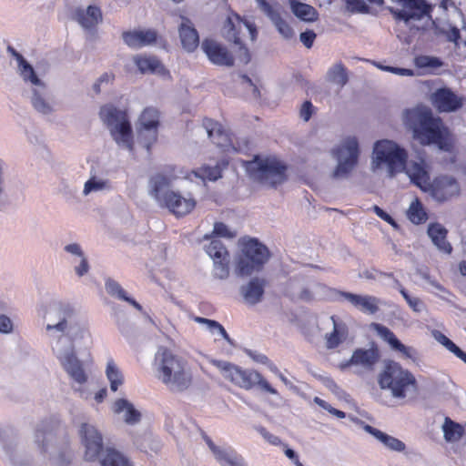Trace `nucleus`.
Wrapping results in <instances>:
<instances>
[{
	"label": "nucleus",
	"mask_w": 466,
	"mask_h": 466,
	"mask_svg": "<svg viewBox=\"0 0 466 466\" xmlns=\"http://www.w3.org/2000/svg\"><path fill=\"white\" fill-rule=\"evenodd\" d=\"M431 100L440 112H454L462 106L461 98L446 87L437 89Z\"/></svg>",
	"instance_id": "24"
},
{
	"label": "nucleus",
	"mask_w": 466,
	"mask_h": 466,
	"mask_svg": "<svg viewBox=\"0 0 466 466\" xmlns=\"http://www.w3.org/2000/svg\"><path fill=\"white\" fill-rule=\"evenodd\" d=\"M201 434L215 459L221 466H248L245 459L234 449L228 446H217L205 432Z\"/></svg>",
	"instance_id": "16"
},
{
	"label": "nucleus",
	"mask_w": 466,
	"mask_h": 466,
	"mask_svg": "<svg viewBox=\"0 0 466 466\" xmlns=\"http://www.w3.org/2000/svg\"><path fill=\"white\" fill-rule=\"evenodd\" d=\"M214 262L213 274L216 278L224 279L228 276V258L225 259H216Z\"/></svg>",
	"instance_id": "56"
},
{
	"label": "nucleus",
	"mask_w": 466,
	"mask_h": 466,
	"mask_svg": "<svg viewBox=\"0 0 466 466\" xmlns=\"http://www.w3.org/2000/svg\"><path fill=\"white\" fill-rule=\"evenodd\" d=\"M32 98L31 102L34 106V108L43 114V115H49L53 112V106L46 99V86L44 84L43 89L36 87L32 89Z\"/></svg>",
	"instance_id": "42"
},
{
	"label": "nucleus",
	"mask_w": 466,
	"mask_h": 466,
	"mask_svg": "<svg viewBox=\"0 0 466 466\" xmlns=\"http://www.w3.org/2000/svg\"><path fill=\"white\" fill-rule=\"evenodd\" d=\"M159 112L156 108H146L139 117L138 138L144 147L149 150L157 138Z\"/></svg>",
	"instance_id": "13"
},
{
	"label": "nucleus",
	"mask_w": 466,
	"mask_h": 466,
	"mask_svg": "<svg viewBox=\"0 0 466 466\" xmlns=\"http://www.w3.org/2000/svg\"><path fill=\"white\" fill-rule=\"evenodd\" d=\"M442 431L444 439L448 442L458 441L461 438L464 431L461 424L454 422L448 417L445 418L444 423L442 425Z\"/></svg>",
	"instance_id": "45"
},
{
	"label": "nucleus",
	"mask_w": 466,
	"mask_h": 466,
	"mask_svg": "<svg viewBox=\"0 0 466 466\" xmlns=\"http://www.w3.org/2000/svg\"><path fill=\"white\" fill-rule=\"evenodd\" d=\"M375 329L378 335L386 341L393 350L400 352L408 359L413 360L416 358V350L402 344L389 328L380 324H375Z\"/></svg>",
	"instance_id": "27"
},
{
	"label": "nucleus",
	"mask_w": 466,
	"mask_h": 466,
	"mask_svg": "<svg viewBox=\"0 0 466 466\" xmlns=\"http://www.w3.org/2000/svg\"><path fill=\"white\" fill-rule=\"evenodd\" d=\"M339 298L345 299L356 309L367 315H374L380 309V299L375 296L337 291Z\"/></svg>",
	"instance_id": "18"
},
{
	"label": "nucleus",
	"mask_w": 466,
	"mask_h": 466,
	"mask_svg": "<svg viewBox=\"0 0 466 466\" xmlns=\"http://www.w3.org/2000/svg\"><path fill=\"white\" fill-rule=\"evenodd\" d=\"M134 62L142 74L157 73L165 74V67L155 56H136Z\"/></svg>",
	"instance_id": "40"
},
{
	"label": "nucleus",
	"mask_w": 466,
	"mask_h": 466,
	"mask_svg": "<svg viewBox=\"0 0 466 466\" xmlns=\"http://www.w3.org/2000/svg\"><path fill=\"white\" fill-rule=\"evenodd\" d=\"M441 34L446 36L449 42L454 43L458 46V41L461 38V32L456 26H450L448 29H441Z\"/></svg>",
	"instance_id": "61"
},
{
	"label": "nucleus",
	"mask_w": 466,
	"mask_h": 466,
	"mask_svg": "<svg viewBox=\"0 0 466 466\" xmlns=\"http://www.w3.org/2000/svg\"><path fill=\"white\" fill-rule=\"evenodd\" d=\"M403 121L422 145L437 144L442 139L441 119L433 117L431 109L425 106L406 109Z\"/></svg>",
	"instance_id": "3"
},
{
	"label": "nucleus",
	"mask_w": 466,
	"mask_h": 466,
	"mask_svg": "<svg viewBox=\"0 0 466 466\" xmlns=\"http://www.w3.org/2000/svg\"><path fill=\"white\" fill-rule=\"evenodd\" d=\"M351 420L360 425L367 433L370 434L375 440L380 442L386 449L396 452H402L406 450V444L402 441L366 424L358 418H352Z\"/></svg>",
	"instance_id": "23"
},
{
	"label": "nucleus",
	"mask_w": 466,
	"mask_h": 466,
	"mask_svg": "<svg viewBox=\"0 0 466 466\" xmlns=\"http://www.w3.org/2000/svg\"><path fill=\"white\" fill-rule=\"evenodd\" d=\"M211 363L217 367L221 372L222 376L236 385L239 367L224 360H213Z\"/></svg>",
	"instance_id": "48"
},
{
	"label": "nucleus",
	"mask_w": 466,
	"mask_h": 466,
	"mask_svg": "<svg viewBox=\"0 0 466 466\" xmlns=\"http://www.w3.org/2000/svg\"><path fill=\"white\" fill-rule=\"evenodd\" d=\"M207 329L209 330L212 334H215V333H218L220 334L223 339H225L228 342H231V339L228 336V334L227 333L226 329H224V327L219 324L218 321L216 320H212V319H209L207 326H206Z\"/></svg>",
	"instance_id": "60"
},
{
	"label": "nucleus",
	"mask_w": 466,
	"mask_h": 466,
	"mask_svg": "<svg viewBox=\"0 0 466 466\" xmlns=\"http://www.w3.org/2000/svg\"><path fill=\"white\" fill-rule=\"evenodd\" d=\"M316 36L317 35L313 30H306L300 34L299 39L307 48H310L313 46Z\"/></svg>",
	"instance_id": "64"
},
{
	"label": "nucleus",
	"mask_w": 466,
	"mask_h": 466,
	"mask_svg": "<svg viewBox=\"0 0 466 466\" xmlns=\"http://www.w3.org/2000/svg\"><path fill=\"white\" fill-rule=\"evenodd\" d=\"M407 217L415 225L422 224L428 219L427 212L419 198H415L410 203Z\"/></svg>",
	"instance_id": "46"
},
{
	"label": "nucleus",
	"mask_w": 466,
	"mask_h": 466,
	"mask_svg": "<svg viewBox=\"0 0 466 466\" xmlns=\"http://www.w3.org/2000/svg\"><path fill=\"white\" fill-rule=\"evenodd\" d=\"M236 385L245 389L250 390L255 386H258L262 390L267 391L270 394H278L276 389H274L260 373L253 370H243L239 367L238 374Z\"/></svg>",
	"instance_id": "22"
},
{
	"label": "nucleus",
	"mask_w": 466,
	"mask_h": 466,
	"mask_svg": "<svg viewBox=\"0 0 466 466\" xmlns=\"http://www.w3.org/2000/svg\"><path fill=\"white\" fill-rule=\"evenodd\" d=\"M7 53L17 62V72L25 83H30L33 88H42L44 82L36 76L34 67L13 46H7Z\"/></svg>",
	"instance_id": "25"
},
{
	"label": "nucleus",
	"mask_w": 466,
	"mask_h": 466,
	"mask_svg": "<svg viewBox=\"0 0 466 466\" xmlns=\"http://www.w3.org/2000/svg\"><path fill=\"white\" fill-rule=\"evenodd\" d=\"M203 126L208 137L214 144L220 147H227L230 143L228 134L223 129L222 126L212 119H205Z\"/></svg>",
	"instance_id": "34"
},
{
	"label": "nucleus",
	"mask_w": 466,
	"mask_h": 466,
	"mask_svg": "<svg viewBox=\"0 0 466 466\" xmlns=\"http://www.w3.org/2000/svg\"><path fill=\"white\" fill-rule=\"evenodd\" d=\"M269 258L268 248L256 238L242 241L241 253L237 261L236 271L239 276H249L259 271Z\"/></svg>",
	"instance_id": "8"
},
{
	"label": "nucleus",
	"mask_w": 466,
	"mask_h": 466,
	"mask_svg": "<svg viewBox=\"0 0 466 466\" xmlns=\"http://www.w3.org/2000/svg\"><path fill=\"white\" fill-rule=\"evenodd\" d=\"M327 78L329 82L339 86V87L344 86L348 82L346 68L340 63L334 65L329 69Z\"/></svg>",
	"instance_id": "49"
},
{
	"label": "nucleus",
	"mask_w": 466,
	"mask_h": 466,
	"mask_svg": "<svg viewBox=\"0 0 466 466\" xmlns=\"http://www.w3.org/2000/svg\"><path fill=\"white\" fill-rule=\"evenodd\" d=\"M265 287L266 280L264 279L252 278L240 289L245 302L252 306L259 303L263 299Z\"/></svg>",
	"instance_id": "29"
},
{
	"label": "nucleus",
	"mask_w": 466,
	"mask_h": 466,
	"mask_svg": "<svg viewBox=\"0 0 466 466\" xmlns=\"http://www.w3.org/2000/svg\"><path fill=\"white\" fill-rule=\"evenodd\" d=\"M233 80L238 87V94L242 96H250L253 98L260 96L258 87L246 75L237 74L233 76Z\"/></svg>",
	"instance_id": "41"
},
{
	"label": "nucleus",
	"mask_w": 466,
	"mask_h": 466,
	"mask_svg": "<svg viewBox=\"0 0 466 466\" xmlns=\"http://www.w3.org/2000/svg\"><path fill=\"white\" fill-rule=\"evenodd\" d=\"M201 49L214 65L221 66H232L234 65L233 56L224 46L215 40H204L201 44Z\"/></svg>",
	"instance_id": "20"
},
{
	"label": "nucleus",
	"mask_w": 466,
	"mask_h": 466,
	"mask_svg": "<svg viewBox=\"0 0 466 466\" xmlns=\"http://www.w3.org/2000/svg\"><path fill=\"white\" fill-rule=\"evenodd\" d=\"M79 436L85 448L86 460L89 461L97 460L103 451V439L98 430L92 424L82 423Z\"/></svg>",
	"instance_id": "14"
},
{
	"label": "nucleus",
	"mask_w": 466,
	"mask_h": 466,
	"mask_svg": "<svg viewBox=\"0 0 466 466\" xmlns=\"http://www.w3.org/2000/svg\"><path fill=\"white\" fill-rule=\"evenodd\" d=\"M44 319L52 350L74 344L76 339L90 337L84 323L79 320L74 306L63 300H54L46 307Z\"/></svg>",
	"instance_id": "1"
},
{
	"label": "nucleus",
	"mask_w": 466,
	"mask_h": 466,
	"mask_svg": "<svg viewBox=\"0 0 466 466\" xmlns=\"http://www.w3.org/2000/svg\"><path fill=\"white\" fill-rule=\"evenodd\" d=\"M53 420H46L37 425L35 432V442L40 451L46 453L48 451V442L53 431Z\"/></svg>",
	"instance_id": "38"
},
{
	"label": "nucleus",
	"mask_w": 466,
	"mask_h": 466,
	"mask_svg": "<svg viewBox=\"0 0 466 466\" xmlns=\"http://www.w3.org/2000/svg\"><path fill=\"white\" fill-rule=\"evenodd\" d=\"M374 168L386 165L390 177L403 171L407 161V153L395 142L381 140L375 143L373 148Z\"/></svg>",
	"instance_id": "10"
},
{
	"label": "nucleus",
	"mask_w": 466,
	"mask_h": 466,
	"mask_svg": "<svg viewBox=\"0 0 466 466\" xmlns=\"http://www.w3.org/2000/svg\"><path fill=\"white\" fill-rule=\"evenodd\" d=\"M179 37L183 48L187 52H193L199 45L198 33L187 18L182 17V23L179 26Z\"/></svg>",
	"instance_id": "31"
},
{
	"label": "nucleus",
	"mask_w": 466,
	"mask_h": 466,
	"mask_svg": "<svg viewBox=\"0 0 466 466\" xmlns=\"http://www.w3.org/2000/svg\"><path fill=\"white\" fill-rule=\"evenodd\" d=\"M14 324L12 319L5 315L0 314V332L3 334H10L13 332Z\"/></svg>",
	"instance_id": "62"
},
{
	"label": "nucleus",
	"mask_w": 466,
	"mask_h": 466,
	"mask_svg": "<svg viewBox=\"0 0 466 466\" xmlns=\"http://www.w3.org/2000/svg\"><path fill=\"white\" fill-rule=\"evenodd\" d=\"M105 289L107 294L110 295L111 297L116 298L119 300L127 301L137 310L141 312L143 311L142 306L134 299L127 296L126 290L116 280L111 278H106L105 280Z\"/></svg>",
	"instance_id": "36"
},
{
	"label": "nucleus",
	"mask_w": 466,
	"mask_h": 466,
	"mask_svg": "<svg viewBox=\"0 0 466 466\" xmlns=\"http://www.w3.org/2000/svg\"><path fill=\"white\" fill-rule=\"evenodd\" d=\"M6 177L7 164L0 157V206L4 204L5 198Z\"/></svg>",
	"instance_id": "58"
},
{
	"label": "nucleus",
	"mask_w": 466,
	"mask_h": 466,
	"mask_svg": "<svg viewBox=\"0 0 466 466\" xmlns=\"http://www.w3.org/2000/svg\"><path fill=\"white\" fill-rule=\"evenodd\" d=\"M154 367L157 378L172 392L185 391L192 384L187 360L167 348L157 350Z\"/></svg>",
	"instance_id": "2"
},
{
	"label": "nucleus",
	"mask_w": 466,
	"mask_h": 466,
	"mask_svg": "<svg viewBox=\"0 0 466 466\" xmlns=\"http://www.w3.org/2000/svg\"><path fill=\"white\" fill-rule=\"evenodd\" d=\"M110 187H111L109 180L97 177L96 174L93 173L92 169L89 179L84 185L83 194L85 196H87L93 192L108 190L110 189Z\"/></svg>",
	"instance_id": "44"
},
{
	"label": "nucleus",
	"mask_w": 466,
	"mask_h": 466,
	"mask_svg": "<svg viewBox=\"0 0 466 466\" xmlns=\"http://www.w3.org/2000/svg\"><path fill=\"white\" fill-rule=\"evenodd\" d=\"M135 443L141 451L146 453L157 452L160 449L159 441L154 440L150 435H145L141 441L137 440Z\"/></svg>",
	"instance_id": "55"
},
{
	"label": "nucleus",
	"mask_w": 466,
	"mask_h": 466,
	"mask_svg": "<svg viewBox=\"0 0 466 466\" xmlns=\"http://www.w3.org/2000/svg\"><path fill=\"white\" fill-rule=\"evenodd\" d=\"M157 39V34L153 29L128 31L123 34V40L131 48H141L153 45Z\"/></svg>",
	"instance_id": "28"
},
{
	"label": "nucleus",
	"mask_w": 466,
	"mask_h": 466,
	"mask_svg": "<svg viewBox=\"0 0 466 466\" xmlns=\"http://www.w3.org/2000/svg\"><path fill=\"white\" fill-rule=\"evenodd\" d=\"M208 255L213 259H225L228 258V252L223 243L216 238H212L210 243L205 248Z\"/></svg>",
	"instance_id": "52"
},
{
	"label": "nucleus",
	"mask_w": 466,
	"mask_h": 466,
	"mask_svg": "<svg viewBox=\"0 0 466 466\" xmlns=\"http://www.w3.org/2000/svg\"><path fill=\"white\" fill-rule=\"evenodd\" d=\"M378 384L382 390L390 392L394 399L402 400L417 390L414 375L396 361L389 360L378 376Z\"/></svg>",
	"instance_id": "4"
},
{
	"label": "nucleus",
	"mask_w": 466,
	"mask_h": 466,
	"mask_svg": "<svg viewBox=\"0 0 466 466\" xmlns=\"http://www.w3.org/2000/svg\"><path fill=\"white\" fill-rule=\"evenodd\" d=\"M243 30H246L248 33L252 41L257 38L258 32L254 23L244 19L237 13L230 11L222 27V35L228 41L239 46V59L244 64H248L250 61V54L248 49L243 46L241 42L240 35L243 34Z\"/></svg>",
	"instance_id": "9"
},
{
	"label": "nucleus",
	"mask_w": 466,
	"mask_h": 466,
	"mask_svg": "<svg viewBox=\"0 0 466 466\" xmlns=\"http://www.w3.org/2000/svg\"><path fill=\"white\" fill-rule=\"evenodd\" d=\"M193 173L197 177H199L204 181L207 179L215 181L221 177V167L218 163H217L215 166L205 165L194 170Z\"/></svg>",
	"instance_id": "50"
},
{
	"label": "nucleus",
	"mask_w": 466,
	"mask_h": 466,
	"mask_svg": "<svg viewBox=\"0 0 466 466\" xmlns=\"http://www.w3.org/2000/svg\"><path fill=\"white\" fill-rule=\"evenodd\" d=\"M99 115L116 143L120 147L131 151L133 149V136L127 112L113 105H105L100 108Z\"/></svg>",
	"instance_id": "7"
},
{
	"label": "nucleus",
	"mask_w": 466,
	"mask_h": 466,
	"mask_svg": "<svg viewBox=\"0 0 466 466\" xmlns=\"http://www.w3.org/2000/svg\"><path fill=\"white\" fill-rule=\"evenodd\" d=\"M176 177L174 174V169L171 167H168L165 174L162 172L157 173L153 175L148 181V194L149 196L155 199L157 205L160 207L164 200L166 199V196L167 195V191L172 179Z\"/></svg>",
	"instance_id": "17"
},
{
	"label": "nucleus",
	"mask_w": 466,
	"mask_h": 466,
	"mask_svg": "<svg viewBox=\"0 0 466 466\" xmlns=\"http://www.w3.org/2000/svg\"><path fill=\"white\" fill-rule=\"evenodd\" d=\"M106 375L110 383L111 390L116 391L118 387L123 384L124 377L112 359L107 360Z\"/></svg>",
	"instance_id": "47"
},
{
	"label": "nucleus",
	"mask_w": 466,
	"mask_h": 466,
	"mask_svg": "<svg viewBox=\"0 0 466 466\" xmlns=\"http://www.w3.org/2000/svg\"><path fill=\"white\" fill-rule=\"evenodd\" d=\"M399 5L402 6V9L391 10V12L396 19L405 23L430 16L431 12V6L426 0H401Z\"/></svg>",
	"instance_id": "15"
},
{
	"label": "nucleus",
	"mask_w": 466,
	"mask_h": 466,
	"mask_svg": "<svg viewBox=\"0 0 466 466\" xmlns=\"http://www.w3.org/2000/svg\"><path fill=\"white\" fill-rule=\"evenodd\" d=\"M101 466H133L128 458L120 451L107 448L100 459Z\"/></svg>",
	"instance_id": "43"
},
{
	"label": "nucleus",
	"mask_w": 466,
	"mask_h": 466,
	"mask_svg": "<svg viewBox=\"0 0 466 466\" xmlns=\"http://www.w3.org/2000/svg\"><path fill=\"white\" fill-rule=\"evenodd\" d=\"M64 250L76 258H82L85 257L82 247L78 243H70L64 247Z\"/></svg>",
	"instance_id": "63"
},
{
	"label": "nucleus",
	"mask_w": 466,
	"mask_h": 466,
	"mask_svg": "<svg viewBox=\"0 0 466 466\" xmlns=\"http://www.w3.org/2000/svg\"><path fill=\"white\" fill-rule=\"evenodd\" d=\"M256 431L262 436V438L269 444L274 446H283V442L279 437L270 433L266 428L262 426L256 427Z\"/></svg>",
	"instance_id": "59"
},
{
	"label": "nucleus",
	"mask_w": 466,
	"mask_h": 466,
	"mask_svg": "<svg viewBox=\"0 0 466 466\" xmlns=\"http://www.w3.org/2000/svg\"><path fill=\"white\" fill-rule=\"evenodd\" d=\"M249 177L261 185L276 187L286 180V166L273 157L255 156L245 162Z\"/></svg>",
	"instance_id": "6"
},
{
	"label": "nucleus",
	"mask_w": 466,
	"mask_h": 466,
	"mask_svg": "<svg viewBox=\"0 0 466 466\" xmlns=\"http://www.w3.org/2000/svg\"><path fill=\"white\" fill-rule=\"evenodd\" d=\"M415 66L419 68H439L443 63L436 56H419L414 60Z\"/></svg>",
	"instance_id": "54"
},
{
	"label": "nucleus",
	"mask_w": 466,
	"mask_h": 466,
	"mask_svg": "<svg viewBox=\"0 0 466 466\" xmlns=\"http://www.w3.org/2000/svg\"><path fill=\"white\" fill-rule=\"evenodd\" d=\"M75 19L84 29L89 30L94 28L102 20V13L99 7L89 5L86 10L76 9Z\"/></svg>",
	"instance_id": "32"
},
{
	"label": "nucleus",
	"mask_w": 466,
	"mask_h": 466,
	"mask_svg": "<svg viewBox=\"0 0 466 466\" xmlns=\"http://www.w3.org/2000/svg\"><path fill=\"white\" fill-rule=\"evenodd\" d=\"M52 351L63 370L73 381L72 390L78 393L80 398L88 400L91 397V391L86 386L88 381V374L85 369L84 362L76 356L75 345L71 344L56 348V350Z\"/></svg>",
	"instance_id": "5"
},
{
	"label": "nucleus",
	"mask_w": 466,
	"mask_h": 466,
	"mask_svg": "<svg viewBox=\"0 0 466 466\" xmlns=\"http://www.w3.org/2000/svg\"><path fill=\"white\" fill-rule=\"evenodd\" d=\"M260 9L268 16L276 26L279 33L285 39H291L294 36L292 27L281 17L278 9L266 0H256Z\"/></svg>",
	"instance_id": "26"
},
{
	"label": "nucleus",
	"mask_w": 466,
	"mask_h": 466,
	"mask_svg": "<svg viewBox=\"0 0 466 466\" xmlns=\"http://www.w3.org/2000/svg\"><path fill=\"white\" fill-rule=\"evenodd\" d=\"M403 171L406 172L410 181L424 191H428L430 186V176L426 171L423 162L405 163Z\"/></svg>",
	"instance_id": "30"
},
{
	"label": "nucleus",
	"mask_w": 466,
	"mask_h": 466,
	"mask_svg": "<svg viewBox=\"0 0 466 466\" xmlns=\"http://www.w3.org/2000/svg\"><path fill=\"white\" fill-rule=\"evenodd\" d=\"M428 235L438 249L446 254L452 251L451 245L446 240L447 229L440 223H431L428 227Z\"/></svg>",
	"instance_id": "33"
},
{
	"label": "nucleus",
	"mask_w": 466,
	"mask_h": 466,
	"mask_svg": "<svg viewBox=\"0 0 466 466\" xmlns=\"http://www.w3.org/2000/svg\"><path fill=\"white\" fill-rule=\"evenodd\" d=\"M431 336L433 339L441 344L447 350L453 353L458 346L451 340L447 336H445L442 332L438 329H433L431 331Z\"/></svg>",
	"instance_id": "57"
},
{
	"label": "nucleus",
	"mask_w": 466,
	"mask_h": 466,
	"mask_svg": "<svg viewBox=\"0 0 466 466\" xmlns=\"http://www.w3.org/2000/svg\"><path fill=\"white\" fill-rule=\"evenodd\" d=\"M333 322V330L326 335V345L328 349H336L348 337V327L343 322H338L334 317H331Z\"/></svg>",
	"instance_id": "39"
},
{
	"label": "nucleus",
	"mask_w": 466,
	"mask_h": 466,
	"mask_svg": "<svg viewBox=\"0 0 466 466\" xmlns=\"http://www.w3.org/2000/svg\"><path fill=\"white\" fill-rule=\"evenodd\" d=\"M289 3L291 12L299 20L307 23H312L318 20L319 13L312 5L301 3L298 0H289Z\"/></svg>",
	"instance_id": "37"
},
{
	"label": "nucleus",
	"mask_w": 466,
	"mask_h": 466,
	"mask_svg": "<svg viewBox=\"0 0 466 466\" xmlns=\"http://www.w3.org/2000/svg\"><path fill=\"white\" fill-rule=\"evenodd\" d=\"M380 359V350L374 343L370 348L356 349L350 359L340 364L341 370L350 367L354 368L353 372L357 375H363L371 372Z\"/></svg>",
	"instance_id": "12"
},
{
	"label": "nucleus",
	"mask_w": 466,
	"mask_h": 466,
	"mask_svg": "<svg viewBox=\"0 0 466 466\" xmlns=\"http://www.w3.org/2000/svg\"><path fill=\"white\" fill-rule=\"evenodd\" d=\"M160 207L167 208L177 217H183L190 213L195 208L196 200L190 195L185 197L179 192L167 191L166 199Z\"/></svg>",
	"instance_id": "19"
},
{
	"label": "nucleus",
	"mask_w": 466,
	"mask_h": 466,
	"mask_svg": "<svg viewBox=\"0 0 466 466\" xmlns=\"http://www.w3.org/2000/svg\"><path fill=\"white\" fill-rule=\"evenodd\" d=\"M428 190L435 200L443 202L457 195L460 191V187L455 178L441 177L436 178L432 184L430 183Z\"/></svg>",
	"instance_id": "21"
},
{
	"label": "nucleus",
	"mask_w": 466,
	"mask_h": 466,
	"mask_svg": "<svg viewBox=\"0 0 466 466\" xmlns=\"http://www.w3.org/2000/svg\"><path fill=\"white\" fill-rule=\"evenodd\" d=\"M112 409L116 414L123 413V419L127 424L134 425L141 419V413L127 399L116 400Z\"/></svg>",
	"instance_id": "35"
},
{
	"label": "nucleus",
	"mask_w": 466,
	"mask_h": 466,
	"mask_svg": "<svg viewBox=\"0 0 466 466\" xmlns=\"http://www.w3.org/2000/svg\"><path fill=\"white\" fill-rule=\"evenodd\" d=\"M395 284H396V288L399 289L400 293L401 294L403 299L406 300L409 307L414 312L420 313V312H422L426 309L424 302L417 297L410 296L409 294V292L400 285V283L399 282L398 279H395Z\"/></svg>",
	"instance_id": "51"
},
{
	"label": "nucleus",
	"mask_w": 466,
	"mask_h": 466,
	"mask_svg": "<svg viewBox=\"0 0 466 466\" xmlns=\"http://www.w3.org/2000/svg\"><path fill=\"white\" fill-rule=\"evenodd\" d=\"M359 143L356 137H349L332 150V156L338 165L334 170V177H346L353 170L359 159Z\"/></svg>",
	"instance_id": "11"
},
{
	"label": "nucleus",
	"mask_w": 466,
	"mask_h": 466,
	"mask_svg": "<svg viewBox=\"0 0 466 466\" xmlns=\"http://www.w3.org/2000/svg\"><path fill=\"white\" fill-rule=\"evenodd\" d=\"M236 232L230 229L226 224L222 222H216L214 224L213 231L211 234H206L204 238L209 239L211 238H224L232 239L236 237Z\"/></svg>",
	"instance_id": "53"
}]
</instances>
